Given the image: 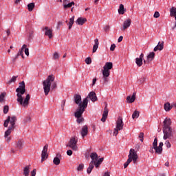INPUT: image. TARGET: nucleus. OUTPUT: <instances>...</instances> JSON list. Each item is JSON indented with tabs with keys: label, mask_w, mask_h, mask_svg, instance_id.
<instances>
[{
	"label": "nucleus",
	"mask_w": 176,
	"mask_h": 176,
	"mask_svg": "<svg viewBox=\"0 0 176 176\" xmlns=\"http://www.w3.org/2000/svg\"><path fill=\"white\" fill-rule=\"evenodd\" d=\"M170 16H174L175 19H176V8L172 7L170 10Z\"/></svg>",
	"instance_id": "a19ab883"
},
{
	"label": "nucleus",
	"mask_w": 176,
	"mask_h": 176,
	"mask_svg": "<svg viewBox=\"0 0 176 176\" xmlns=\"http://www.w3.org/2000/svg\"><path fill=\"white\" fill-rule=\"evenodd\" d=\"M19 87L16 89V101L19 103V105L24 107V108H27L30 104V100L31 96L30 94H27L25 99L23 98V94L25 93V82L22 81L19 83Z\"/></svg>",
	"instance_id": "f257e3e1"
},
{
	"label": "nucleus",
	"mask_w": 176,
	"mask_h": 176,
	"mask_svg": "<svg viewBox=\"0 0 176 176\" xmlns=\"http://www.w3.org/2000/svg\"><path fill=\"white\" fill-rule=\"evenodd\" d=\"M17 78H19V76H12V78L8 81V85H10L11 83H14V82H16V80H17Z\"/></svg>",
	"instance_id": "ea45409f"
},
{
	"label": "nucleus",
	"mask_w": 176,
	"mask_h": 176,
	"mask_svg": "<svg viewBox=\"0 0 176 176\" xmlns=\"http://www.w3.org/2000/svg\"><path fill=\"white\" fill-rule=\"evenodd\" d=\"M109 112V110L108 109V104L105 102V107L104 108V111L102 113V117L101 118V122L103 123L106 122L107 118H108V113Z\"/></svg>",
	"instance_id": "1a4fd4ad"
},
{
	"label": "nucleus",
	"mask_w": 176,
	"mask_h": 176,
	"mask_svg": "<svg viewBox=\"0 0 176 176\" xmlns=\"http://www.w3.org/2000/svg\"><path fill=\"white\" fill-rule=\"evenodd\" d=\"M88 98H90V100L92 101V102H96V101H97V95H96V92L94 91H91L88 96H87V98L85 99H87V104H89V100Z\"/></svg>",
	"instance_id": "9d476101"
},
{
	"label": "nucleus",
	"mask_w": 176,
	"mask_h": 176,
	"mask_svg": "<svg viewBox=\"0 0 176 176\" xmlns=\"http://www.w3.org/2000/svg\"><path fill=\"white\" fill-rule=\"evenodd\" d=\"M60 159H61V154H60V153H56V155L53 160V163L54 164H55V166H58V164H60Z\"/></svg>",
	"instance_id": "2eb2a0df"
},
{
	"label": "nucleus",
	"mask_w": 176,
	"mask_h": 176,
	"mask_svg": "<svg viewBox=\"0 0 176 176\" xmlns=\"http://www.w3.org/2000/svg\"><path fill=\"white\" fill-rule=\"evenodd\" d=\"M78 144V139L76 138H72L67 144V146H69V148H71L72 151H78V146L76 145Z\"/></svg>",
	"instance_id": "0eeeda50"
},
{
	"label": "nucleus",
	"mask_w": 176,
	"mask_h": 176,
	"mask_svg": "<svg viewBox=\"0 0 176 176\" xmlns=\"http://www.w3.org/2000/svg\"><path fill=\"white\" fill-rule=\"evenodd\" d=\"M8 112H9V106L5 105V106L3 107V113H4L5 115H6V113H8Z\"/></svg>",
	"instance_id": "49530a36"
},
{
	"label": "nucleus",
	"mask_w": 176,
	"mask_h": 176,
	"mask_svg": "<svg viewBox=\"0 0 176 176\" xmlns=\"http://www.w3.org/2000/svg\"><path fill=\"white\" fill-rule=\"evenodd\" d=\"M102 162H104V157L100 158L97 161H95L94 164L96 168H98V167H100V166L101 165V163H102Z\"/></svg>",
	"instance_id": "bb28decb"
},
{
	"label": "nucleus",
	"mask_w": 176,
	"mask_h": 176,
	"mask_svg": "<svg viewBox=\"0 0 176 176\" xmlns=\"http://www.w3.org/2000/svg\"><path fill=\"white\" fill-rule=\"evenodd\" d=\"M130 25H131V19H128L124 21L122 30L124 31V30H127V28H129V27H130Z\"/></svg>",
	"instance_id": "f3484780"
},
{
	"label": "nucleus",
	"mask_w": 176,
	"mask_h": 176,
	"mask_svg": "<svg viewBox=\"0 0 176 176\" xmlns=\"http://www.w3.org/2000/svg\"><path fill=\"white\" fill-rule=\"evenodd\" d=\"M86 108H87V99H84L82 106L78 107L74 113L75 118H81L85 111H86Z\"/></svg>",
	"instance_id": "20e7f679"
},
{
	"label": "nucleus",
	"mask_w": 176,
	"mask_h": 176,
	"mask_svg": "<svg viewBox=\"0 0 176 176\" xmlns=\"http://www.w3.org/2000/svg\"><path fill=\"white\" fill-rule=\"evenodd\" d=\"M108 78L107 76H103L102 79H103V83H107L108 82Z\"/></svg>",
	"instance_id": "13d9d810"
},
{
	"label": "nucleus",
	"mask_w": 176,
	"mask_h": 176,
	"mask_svg": "<svg viewBox=\"0 0 176 176\" xmlns=\"http://www.w3.org/2000/svg\"><path fill=\"white\" fill-rule=\"evenodd\" d=\"M56 88H57V83H56V82H54L52 84V90H54V89H56Z\"/></svg>",
	"instance_id": "603ef678"
},
{
	"label": "nucleus",
	"mask_w": 176,
	"mask_h": 176,
	"mask_svg": "<svg viewBox=\"0 0 176 176\" xmlns=\"http://www.w3.org/2000/svg\"><path fill=\"white\" fill-rule=\"evenodd\" d=\"M83 168H85V165L83 164H79V166L77 168L78 171H83Z\"/></svg>",
	"instance_id": "a18cd8bd"
},
{
	"label": "nucleus",
	"mask_w": 176,
	"mask_h": 176,
	"mask_svg": "<svg viewBox=\"0 0 176 176\" xmlns=\"http://www.w3.org/2000/svg\"><path fill=\"white\" fill-rule=\"evenodd\" d=\"M102 74L103 76L109 77V75H111V71L110 70H106L105 69H103L102 70Z\"/></svg>",
	"instance_id": "c9c22d12"
},
{
	"label": "nucleus",
	"mask_w": 176,
	"mask_h": 176,
	"mask_svg": "<svg viewBox=\"0 0 176 176\" xmlns=\"http://www.w3.org/2000/svg\"><path fill=\"white\" fill-rule=\"evenodd\" d=\"M93 168H94V162H90L89 167L87 169V174H90L91 171H93Z\"/></svg>",
	"instance_id": "c756f323"
},
{
	"label": "nucleus",
	"mask_w": 176,
	"mask_h": 176,
	"mask_svg": "<svg viewBox=\"0 0 176 176\" xmlns=\"http://www.w3.org/2000/svg\"><path fill=\"white\" fill-rule=\"evenodd\" d=\"M65 100H63L62 101V104H61V108H62V111H64V107H65Z\"/></svg>",
	"instance_id": "4d7b16f0"
},
{
	"label": "nucleus",
	"mask_w": 176,
	"mask_h": 176,
	"mask_svg": "<svg viewBox=\"0 0 176 176\" xmlns=\"http://www.w3.org/2000/svg\"><path fill=\"white\" fill-rule=\"evenodd\" d=\"M5 97H6V93L3 92L0 94V102H3L5 101Z\"/></svg>",
	"instance_id": "79ce46f5"
},
{
	"label": "nucleus",
	"mask_w": 176,
	"mask_h": 176,
	"mask_svg": "<svg viewBox=\"0 0 176 176\" xmlns=\"http://www.w3.org/2000/svg\"><path fill=\"white\" fill-rule=\"evenodd\" d=\"M58 57H59L58 53L55 52V53L54 54L53 58H54V60H57V58H58Z\"/></svg>",
	"instance_id": "6e6d98bb"
},
{
	"label": "nucleus",
	"mask_w": 176,
	"mask_h": 176,
	"mask_svg": "<svg viewBox=\"0 0 176 176\" xmlns=\"http://www.w3.org/2000/svg\"><path fill=\"white\" fill-rule=\"evenodd\" d=\"M24 144V142L22 140H19L16 142V148H17V149H23V145Z\"/></svg>",
	"instance_id": "7c9ffc66"
},
{
	"label": "nucleus",
	"mask_w": 176,
	"mask_h": 176,
	"mask_svg": "<svg viewBox=\"0 0 176 176\" xmlns=\"http://www.w3.org/2000/svg\"><path fill=\"white\" fill-rule=\"evenodd\" d=\"M30 170H31V165L26 166L23 169V175L29 176L30 175Z\"/></svg>",
	"instance_id": "b1692460"
},
{
	"label": "nucleus",
	"mask_w": 176,
	"mask_h": 176,
	"mask_svg": "<svg viewBox=\"0 0 176 176\" xmlns=\"http://www.w3.org/2000/svg\"><path fill=\"white\" fill-rule=\"evenodd\" d=\"M90 157L91 159V162L96 163V161L98 160V155L97 153H91L90 155Z\"/></svg>",
	"instance_id": "6ab92c4d"
},
{
	"label": "nucleus",
	"mask_w": 176,
	"mask_h": 176,
	"mask_svg": "<svg viewBox=\"0 0 176 176\" xmlns=\"http://www.w3.org/2000/svg\"><path fill=\"white\" fill-rule=\"evenodd\" d=\"M164 109L166 111V112H169V111L173 109V107H171L170 102H166L164 104Z\"/></svg>",
	"instance_id": "a878e982"
},
{
	"label": "nucleus",
	"mask_w": 176,
	"mask_h": 176,
	"mask_svg": "<svg viewBox=\"0 0 176 176\" xmlns=\"http://www.w3.org/2000/svg\"><path fill=\"white\" fill-rule=\"evenodd\" d=\"M131 159L128 158L127 161L124 164V168H127L128 166L131 163Z\"/></svg>",
	"instance_id": "37998d69"
},
{
	"label": "nucleus",
	"mask_w": 176,
	"mask_h": 176,
	"mask_svg": "<svg viewBox=\"0 0 176 176\" xmlns=\"http://www.w3.org/2000/svg\"><path fill=\"white\" fill-rule=\"evenodd\" d=\"M13 130H14V128H12L10 126H9L8 130L5 132V135H4L5 138H8V137H9V135H10V134L12 133V131H13Z\"/></svg>",
	"instance_id": "cd10ccee"
},
{
	"label": "nucleus",
	"mask_w": 176,
	"mask_h": 176,
	"mask_svg": "<svg viewBox=\"0 0 176 176\" xmlns=\"http://www.w3.org/2000/svg\"><path fill=\"white\" fill-rule=\"evenodd\" d=\"M119 14H124V6L123 4H120L118 9Z\"/></svg>",
	"instance_id": "72a5a7b5"
},
{
	"label": "nucleus",
	"mask_w": 176,
	"mask_h": 176,
	"mask_svg": "<svg viewBox=\"0 0 176 176\" xmlns=\"http://www.w3.org/2000/svg\"><path fill=\"white\" fill-rule=\"evenodd\" d=\"M123 41V36H120L119 38H118V42L120 43Z\"/></svg>",
	"instance_id": "0e129e2a"
},
{
	"label": "nucleus",
	"mask_w": 176,
	"mask_h": 176,
	"mask_svg": "<svg viewBox=\"0 0 176 176\" xmlns=\"http://www.w3.org/2000/svg\"><path fill=\"white\" fill-rule=\"evenodd\" d=\"M16 122H17V117L16 116H8L7 119L4 121L3 126L4 127H8L10 123V125L9 126V127L14 129L16 127Z\"/></svg>",
	"instance_id": "39448f33"
},
{
	"label": "nucleus",
	"mask_w": 176,
	"mask_h": 176,
	"mask_svg": "<svg viewBox=\"0 0 176 176\" xmlns=\"http://www.w3.org/2000/svg\"><path fill=\"white\" fill-rule=\"evenodd\" d=\"M138 159V157H135V158H132L133 162L134 164H137V160Z\"/></svg>",
	"instance_id": "e2e57ef3"
},
{
	"label": "nucleus",
	"mask_w": 176,
	"mask_h": 176,
	"mask_svg": "<svg viewBox=\"0 0 176 176\" xmlns=\"http://www.w3.org/2000/svg\"><path fill=\"white\" fill-rule=\"evenodd\" d=\"M140 144H136V145H135V149H137V151H139V150H140Z\"/></svg>",
	"instance_id": "338daca9"
},
{
	"label": "nucleus",
	"mask_w": 176,
	"mask_h": 176,
	"mask_svg": "<svg viewBox=\"0 0 176 176\" xmlns=\"http://www.w3.org/2000/svg\"><path fill=\"white\" fill-rule=\"evenodd\" d=\"M164 48V42L160 41L156 47H154V52H157V50H163Z\"/></svg>",
	"instance_id": "dca6fc26"
},
{
	"label": "nucleus",
	"mask_w": 176,
	"mask_h": 176,
	"mask_svg": "<svg viewBox=\"0 0 176 176\" xmlns=\"http://www.w3.org/2000/svg\"><path fill=\"white\" fill-rule=\"evenodd\" d=\"M76 122L78 124H80V123H82V122L85 121V118H83V117L76 118Z\"/></svg>",
	"instance_id": "c03bdc74"
},
{
	"label": "nucleus",
	"mask_w": 176,
	"mask_h": 176,
	"mask_svg": "<svg viewBox=\"0 0 176 176\" xmlns=\"http://www.w3.org/2000/svg\"><path fill=\"white\" fill-rule=\"evenodd\" d=\"M94 42H95V44L93 46V51H92L93 53H96L97 52V50L98 49V45H99L98 38H96Z\"/></svg>",
	"instance_id": "c85d7f7f"
},
{
	"label": "nucleus",
	"mask_w": 176,
	"mask_h": 176,
	"mask_svg": "<svg viewBox=\"0 0 176 176\" xmlns=\"http://www.w3.org/2000/svg\"><path fill=\"white\" fill-rule=\"evenodd\" d=\"M154 17L155 19H158V17H160V14L159 13V12L156 11L154 13Z\"/></svg>",
	"instance_id": "3c124183"
},
{
	"label": "nucleus",
	"mask_w": 176,
	"mask_h": 176,
	"mask_svg": "<svg viewBox=\"0 0 176 176\" xmlns=\"http://www.w3.org/2000/svg\"><path fill=\"white\" fill-rule=\"evenodd\" d=\"M34 38V31H30L29 32L28 41H31Z\"/></svg>",
	"instance_id": "de8ad7c7"
},
{
	"label": "nucleus",
	"mask_w": 176,
	"mask_h": 176,
	"mask_svg": "<svg viewBox=\"0 0 176 176\" xmlns=\"http://www.w3.org/2000/svg\"><path fill=\"white\" fill-rule=\"evenodd\" d=\"M113 67V64L112 62H107L105 63L104 66L103 67V69H106L107 71H110Z\"/></svg>",
	"instance_id": "412c9836"
},
{
	"label": "nucleus",
	"mask_w": 176,
	"mask_h": 176,
	"mask_svg": "<svg viewBox=\"0 0 176 176\" xmlns=\"http://www.w3.org/2000/svg\"><path fill=\"white\" fill-rule=\"evenodd\" d=\"M164 140H174L175 130L171 128V119L166 118L163 122Z\"/></svg>",
	"instance_id": "f03ea898"
},
{
	"label": "nucleus",
	"mask_w": 176,
	"mask_h": 176,
	"mask_svg": "<svg viewBox=\"0 0 176 176\" xmlns=\"http://www.w3.org/2000/svg\"><path fill=\"white\" fill-rule=\"evenodd\" d=\"M24 49H25V54H26L27 56H30V50L27 48V47Z\"/></svg>",
	"instance_id": "5fc2aeb1"
},
{
	"label": "nucleus",
	"mask_w": 176,
	"mask_h": 176,
	"mask_svg": "<svg viewBox=\"0 0 176 176\" xmlns=\"http://www.w3.org/2000/svg\"><path fill=\"white\" fill-rule=\"evenodd\" d=\"M142 61L143 59L140 58H135V63L138 65V67H142Z\"/></svg>",
	"instance_id": "f704fd0d"
},
{
	"label": "nucleus",
	"mask_w": 176,
	"mask_h": 176,
	"mask_svg": "<svg viewBox=\"0 0 176 176\" xmlns=\"http://www.w3.org/2000/svg\"><path fill=\"white\" fill-rule=\"evenodd\" d=\"M67 155L68 156H72V150H68V151H67Z\"/></svg>",
	"instance_id": "680f3d73"
},
{
	"label": "nucleus",
	"mask_w": 176,
	"mask_h": 176,
	"mask_svg": "<svg viewBox=\"0 0 176 176\" xmlns=\"http://www.w3.org/2000/svg\"><path fill=\"white\" fill-rule=\"evenodd\" d=\"M123 126H124L123 119L122 117H119L116 122V129L113 130V135H118V134H119V131H120V130H123Z\"/></svg>",
	"instance_id": "423d86ee"
},
{
	"label": "nucleus",
	"mask_w": 176,
	"mask_h": 176,
	"mask_svg": "<svg viewBox=\"0 0 176 176\" xmlns=\"http://www.w3.org/2000/svg\"><path fill=\"white\" fill-rule=\"evenodd\" d=\"M128 159H131V162H133V159L135 157H138V155H137V153L134 150V148H131L129 151V155H128Z\"/></svg>",
	"instance_id": "ddd939ff"
},
{
	"label": "nucleus",
	"mask_w": 176,
	"mask_h": 176,
	"mask_svg": "<svg viewBox=\"0 0 176 176\" xmlns=\"http://www.w3.org/2000/svg\"><path fill=\"white\" fill-rule=\"evenodd\" d=\"M27 47V45L24 44L21 49L19 51V52L17 53L16 56L13 58V62L14 63V61H16L17 60V58H19V56H21L22 58H24V49H25Z\"/></svg>",
	"instance_id": "9b49d317"
},
{
	"label": "nucleus",
	"mask_w": 176,
	"mask_h": 176,
	"mask_svg": "<svg viewBox=\"0 0 176 176\" xmlns=\"http://www.w3.org/2000/svg\"><path fill=\"white\" fill-rule=\"evenodd\" d=\"M104 176H111V175L109 174V172H106V173H104Z\"/></svg>",
	"instance_id": "774afa93"
},
{
	"label": "nucleus",
	"mask_w": 176,
	"mask_h": 176,
	"mask_svg": "<svg viewBox=\"0 0 176 176\" xmlns=\"http://www.w3.org/2000/svg\"><path fill=\"white\" fill-rule=\"evenodd\" d=\"M165 145H166V148H171V144H170V141L168 140H166Z\"/></svg>",
	"instance_id": "864d4df0"
},
{
	"label": "nucleus",
	"mask_w": 176,
	"mask_h": 176,
	"mask_svg": "<svg viewBox=\"0 0 176 176\" xmlns=\"http://www.w3.org/2000/svg\"><path fill=\"white\" fill-rule=\"evenodd\" d=\"M163 142H160L159 146L157 147L155 153H157V155H162V153L163 152Z\"/></svg>",
	"instance_id": "aec40b11"
},
{
	"label": "nucleus",
	"mask_w": 176,
	"mask_h": 176,
	"mask_svg": "<svg viewBox=\"0 0 176 176\" xmlns=\"http://www.w3.org/2000/svg\"><path fill=\"white\" fill-rule=\"evenodd\" d=\"M88 133H89V128L87 127V125L83 126L80 131V134L82 138H84V137H86V135H87Z\"/></svg>",
	"instance_id": "4468645a"
},
{
	"label": "nucleus",
	"mask_w": 176,
	"mask_h": 176,
	"mask_svg": "<svg viewBox=\"0 0 176 176\" xmlns=\"http://www.w3.org/2000/svg\"><path fill=\"white\" fill-rule=\"evenodd\" d=\"M74 102L79 107H82V104H83L82 103V96L78 94L74 95Z\"/></svg>",
	"instance_id": "f8f14e48"
},
{
	"label": "nucleus",
	"mask_w": 176,
	"mask_h": 176,
	"mask_svg": "<svg viewBox=\"0 0 176 176\" xmlns=\"http://www.w3.org/2000/svg\"><path fill=\"white\" fill-rule=\"evenodd\" d=\"M134 101H135V93H133L132 96L126 97V102L129 104H132V102H134Z\"/></svg>",
	"instance_id": "a211bd4d"
},
{
	"label": "nucleus",
	"mask_w": 176,
	"mask_h": 176,
	"mask_svg": "<svg viewBox=\"0 0 176 176\" xmlns=\"http://www.w3.org/2000/svg\"><path fill=\"white\" fill-rule=\"evenodd\" d=\"M116 47V45L115 44H112L110 47L111 52H113L115 50V48Z\"/></svg>",
	"instance_id": "bf43d9fd"
},
{
	"label": "nucleus",
	"mask_w": 176,
	"mask_h": 176,
	"mask_svg": "<svg viewBox=\"0 0 176 176\" xmlns=\"http://www.w3.org/2000/svg\"><path fill=\"white\" fill-rule=\"evenodd\" d=\"M36 169H34L32 172H31V176H36Z\"/></svg>",
	"instance_id": "052dcab7"
},
{
	"label": "nucleus",
	"mask_w": 176,
	"mask_h": 176,
	"mask_svg": "<svg viewBox=\"0 0 176 176\" xmlns=\"http://www.w3.org/2000/svg\"><path fill=\"white\" fill-rule=\"evenodd\" d=\"M47 148H49V146L47 144H45L43 147V149L41 153V162L43 163L47 157H49V154H47Z\"/></svg>",
	"instance_id": "6e6552de"
},
{
	"label": "nucleus",
	"mask_w": 176,
	"mask_h": 176,
	"mask_svg": "<svg viewBox=\"0 0 176 176\" xmlns=\"http://www.w3.org/2000/svg\"><path fill=\"white\" fill-rule=\"evenodd\" d=\"M86 21H87L86 18L80 17L76 21V24H78V25H83Z\"/></svg>",
	"instance_id": "4be33fe9"
},
{
	"label": "nucleus",
	"mask_w": 176,
	"mask_h": 176,
	"mask_svg": "<svg viewBox=\"0 0 176 176\" xmlns=\"http://www.w3.org/2000/svg\"><path fill=\"white\" fill-rule=\"evenodd\" d=\"M139 138L141 142H144V133L141 132L139 135Z\"/></svg>",
	"instance_id": "09e8293b"
},
{
	"label": "nucleus",
	"mask_w": 176,
	"mask_h": 176,
	"mask_svg": "<svg viewBox=\"0 0 176 176\" xmlns=\"http://www.w3.org/2000/svg\"><path fill=\"white\" fill-rule=\"evenodd\" d=\"M74 5H75V2L72 1L71 3H69L68 4H67V2H65L64 3L63 8L64 9H68V8H72V6H74Z\"/></svg>",
	"instance_id": "473e14b6"
},
{
	"label": "nucleus",
	"mask_w": 176,
	"mask_h": 176,
	"mask_svg": "<svg viewBox=\"0 0 176 176\" xmlns=\"http://www.w3.org/2000/svg\"><path fill=\"white\" fill-rule=\"evenodd\" d=\"M140 117V111L135 110L133 113L132 114L133 119H138Z\"/></svg>",
	"instance_id": "58836bf2"
},
{
	"label": "nucleus",
	"mask_w": 176,
	"mask_h": 176,
	"mask_svg": "<svg viewBox=\"0 0 176 176\" xmlns=\"http://www.w3.org/2000/svg\"><path fill=\"white\" fill-rule=\"evenodd\" d=\"M35 8V3H30L28 4V10L29 12H32Z\"/></svg>",
	"instance_id": "2f4dec72"
},
{
	"label": "nucleus",
	"mask_w": 176,
	"mask_h": 176,
	"mask_svg": "<svg viewBox=\"0 0 176 176\" xmlns=\"http://www.w3.org/2000/svg\"><path fill=\"white\" fill-rule=\"evenodd\" d=\"M85 63L87 65H90V63H91V57H88L85 59Z\"/></svg>",
	"instance_id": "8fccbe9b"
},
{
	"label": "nucleus",
	"mask_w": 176,
	"mask_h": 176,
	"mask_svg": "<svg viewBox=\"0 0 176 176\" xmlns=\"http://www.w3.org/2000/svg\"><path fill=\"white\" fill-rule=\"evenodd\" d=\"M54 75L51 74L47 76V79L43 82V90L45 96H47L50 92V87H52V82H54Z\"/></svg>",
	"instance_id": "7ed1b4c3"
},
{
	"label": "nucleus",
	"mask_w": 176,
	"mask_h": 176,
	"mask_svg": "<svg viewBox=\"0 0 176 176\" xmlns=\"http://www.w3.org/2000/svg\"><path fill=\"white\" fill-rule=\"evenodd\" d=\"M152 149H154L155 151V152L157 149V138H155L154 139V142H153Z\"/></svg>",
	"instance_id": "4c0bfd02"
},
{
	"label": "nucleus",
	"mask_w": 176,
	"mask_h": 176,
	"mask_svg": "<svg viewBox=\"0 0 176 176\" xmlns=\"http://www.w3.org/2000/svg\"><path fill=\"white\" fill-rule=\"evenodd\" d=\"M96 82H97V78H94L92 81V86H94L96 85Z\"/></svg>",
	"instance_id": "69168bd1"
},
{
	"label": "nucleus",
	"mask_w": 176,
	"mask_h": 176,
	"mask_svg": "<svg viewBox=\"0 0 176 176\" xmlns=\"http://www.w3.org/2000/svg\"><path fill=\"white\" fill-rule=\"evenodd\" d=\"M153 58H155V52H150L147 56V63H151V61L153 60Z\"/></svg>",
	"instance_id": "393cba45"
},
{
	"label": "nucleus",
	"mask_w": 176,
	"mask_h": 176,
	"mask_svg": "<svg viewBox=\"0 0 176 176\" xmlns=\"http://www.w3.org/2000/svg\"><path fill=\"white\" fill-rule=\"evenodd\" d=\"M45 35L50 38V39H52L53 36V31L52 30L49 29L48 27L45 28Z\"/></svg>",
	"instance_id": "5701e85b"
},
{
	"label": "nucleus",
	"mask_w": 176,
	"mask_h": 176,
	"mask_svg": "<svg viewBox=\"0 0 176 176\" xmlns=\"http://www.w3.org/2000/svg\"><path fill=\"white\" fill-rule=\"evenodd\" d=\"M74 20H75V16H73L72 18L69 19V30H71L72 28V25H74Z\"/></svg>",
	"instance_id": "e433bc0d"
}]
</instances>
